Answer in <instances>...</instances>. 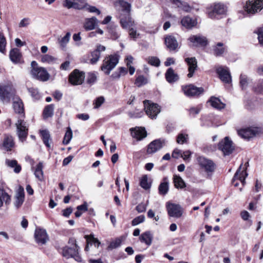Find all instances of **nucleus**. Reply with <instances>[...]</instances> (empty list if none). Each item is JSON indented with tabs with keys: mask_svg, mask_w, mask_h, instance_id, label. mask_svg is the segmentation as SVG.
Segmentation results:
<instances>
[{
	"mask_svg": "<svg viewBox=\"0 0 263 263\" xmlns=\"http://www.w3.org/2000/svg\"><path fill=\"white\" fill-rule=\"evenodd\" d=\"M116 3L118 4L122 8L121 13L120 24L123 28H127L135 25V22L133 21L130 16L131 5L124 0H117Z\"/></svg>",
	"mask_w": 263,
	"mask_h": 263,
	"instance_id": "obj_1",
	"label": "nucleus"
},
{
	"mask_svg": "<svg viewBox=\"0 0 263 263\" xmlns=\"http://www.w3.org/2000/svg\"><path fill=\"white\" fill-rule=\"evenodd\" d=\"M31 66L30 74L33 78L43 82L49 79L50 75L46 69L44 67L38 66L35 61H32Z\"/></svg>",
	"mask_w": 263,
	"mask_h": 263,
	"instance_id": "obj_2",
	"label": "nucleus"
},
{
	"mask_svg": "<svg viewBox=\"0 0 263 263\" xmlns=\"http://www.w3.org/2000/svg\"><path fill=\"white\" fill-rule=\"evenodd\" d=\"M119 56L117 54L108 55L104 59L101 67V70L106 74H109L110 71L116 67L119 62Z\"/></svg>",
	"mask_w": 263,
	"mask_h": 263,
	"instance_id": "obj_3",
	"label": "nucleus"
},
{
	"mask_svg": "<svg viewBox=\"0 0 263 263\" xmlns=\"http://www.w3.org/2000/svg\"><path fill=\"white\" fill-rule=\"evenodd\" d=\"M15 126L19 140L22 142H24L28 134V124L24 121L23 118H20L15 123Z\"/></svg>",
	"mask_w": 263,
	"mask_h": 263,
	"instance_id": "obj_4",
	"label": "nucleus"
},
{
	"mask_svg": "<svg viewBox=\"0 0 263 263\" xmlns=\"http://www.w3.org/2000/svg\"><path fill=\"white\" fill-rule=\"evenodd\" d=\"M248 165L249 163L246 162L244 165L241 164L239 166L232 180V183L235 186H237L238 185V182L237 181V180H239L243 185H245V179L248 176L246 170Z\"/></svg>",
	"mask_w": 263,
	"mask_h": 263,
	"instance_id": "obj_5",
	"label": "nucleus"
},
{
	"mask_svg": "<svg viewBox=\"0 0 263 263\" xmlns=\"http://www.w3.org/2000/svg\"><path fill=\"white\" fill-rule=\"evenodd\" d=\"M79 247L75 246V248L66 246L62 249L61 253L66 258H73L76 261L81 262L82 258L79 253Z\"/></svg>",
	"mask_w": 263,
	"mask_h": 263,
	"instance_id": "obj_6",
	"label": "nucleus"
},
{
	"mask_svg": "<svg viewBox=\"0 0 263 263\" xmlns=\"http://www.w3.org/2000/svg\"><path fill=\"white\" fill-rule=\"evenodd\" d=\"M143 103L146 115L151 119H155L160 112V107L148 100L144 101Z\"/></svg>",
	"mask_w": 263,
	"mask_h": 263,
	"instance_id": "obj_7",
	"label": "nucleus"
},
{
	"mask_svg": "<svg viewBox=\"0 0 263 263\" xmlns=\"http://www.w3.org/2000/svg\"><path fill=\"white\" fill-rule=\"evenodd\" d=\"M263 8V0H249L245 6L248 13L254 14Z\"/></svg>",
	"mask_w": 263,
	"mask_h": 263,
	"instance_id": "obj_8",
	"label": "nucleus"
},
{
	"mask_svg": "<svg viewBox=\"0 0 263 263\" xmlns=\"http://www.w3.org/2000/svg\"><path fill=\"white\" fill-rule=\"evenodd\" d=\"M226 8L220 3L214 4L211 7V11H209V17L212 18H219L226 14Z\"/></svg>",
	"mask_w": 263,
	"mask_h": 263,
	"instance_id": "obj_9",
	"label": "nucleus"
},
{
	"mask_svg": "<svg viewBox=\"0 0 263 263\" xmlns=\"http://www.w3.org/2000/svg\"><path fill=\"white\" fill-rule=\"evenodd\" d=\"M197 162L199 166L207 173H212L215 169V164L211 160L203 156H199Z\"/></svg>",
	"mask_w": 263,
	"mask_h": 263,
	"instance_id": "obj_10",
	"label": "nucleus"
},
{
	"mask_svg": "<svg viewBox=\"0 0 263 263\" xmlns=\"http://www.w3.org/2000/svg\"><path fill=\"white\" fill-rule=\"evenodd\" d=\"M85 73L78 69H74L69 76V81L73 85L83 83L85 79Z\"/></svg>",
	"mask_w": 263,
	"mask_h": 263,
	"instance_id": "obj_11",
	"label": "nucleus"
},
{
	"mask_svg": "<svg viewBox=\"0 0 263 263\" xmlns=\"http://www.w3.org/2000/svg\"><path fill=\"white\" fill-rule=\"evenodd\" d=\"M218 148L223 152L224 155H230L234 149L232 141L227 137H225L223 140L219 142Z\"/></svg>",
	"mask_w": 263,
	"mask_h": 263,
	"instance_id": "obj_12",
	"label": "nucleus"
},
{
	"mask_svg": "<svg viewBox=\"0 0 263 263\" xmlns=\"http://www.w3.org/2000/svg\"><path fill=\"white\" fill-rule=\"evenodd\" d=\"M166 209L169 216L175 218L180 217L183 213V210L179 204L171 203H166Z\"/></svg>",
	"mask_w": 263,
	"mask_h": 263,
	"instance_id": "obj_13",
	"label": "nucleus"
},
{
	"mask_svg": "<svg viewBox=\"0 0 263 263\" xmlns=\"http://www.w3.org/2000/svg\"><path fill=\"white\" fill-rule=\"evenodd\" d=\"M182 89L184 94L188 97L199 96L204 91L202 87H197L192 84L183 86Z\"/></svg>",
	"mask_w": 263,
	"mask_h": 263,
	"instance_id": "obj_14",
	"label": "nucleus"
},
{
	"mask_svg": "<svg viewBox=\"0 0 263 263\" xmlns=\"http://www.w3.org/2000/svg\"><path fill=\"white\" fill-rule=\"evenodd\" d=\"M13 108L15 113L21 115L20 118H25L24 104L22 100L17 96L13 98Z\"/></svg>",
	"mask_w": 263,
	"mask_h": 263,
	"instance_id": "obj_15",
	"label": "nucleus"
},
{
	"mask_svg": "<svg viewBox=\"0 0 263 263\" xmlns=\"http://www.w3.org/2000/svg\"><path fill=\"white\" fill-rule=\"evenodd\" d=\"M86 5L85 0H65L64 3V7L68 9L73 8L79 10L83 9Z\"/></svg>",
	"mask_w": 263,
	"mask_h": 263,
	"instance_id": "obj_16",
	"label": "nucleus"
},
{
	"mask_svg": "<svg viewBox=\"0 0 263 263\" xmlns=\"http://www.w3.org/2000/svg\"><path fill=\"white\" fill-rule=\"evenodd\" d=\"M132 136L137 140H141L147 136V133L145 128L136 127L130 129Z\"/></svg>",
	"mask_w": 263,
	"mask_h": 263,
	"instance_id": "obj_17",
	"label": "nucleus"
},
{
	"mask_svg": "<svg viewBox=\"0 0 263 263\" xmlns=\"http://www.w3.org/2000/svg\"><path fill=\"white\" fill-rule=\"evenodd\" d=\"M184 60L189 67L187 77L191 78L193 76L195 71L197 68V61L195 57L186 58Z\"/></svg>",
	"mask_w": 263,
	"mask_h": 263,
	"instance_id": "obj_18",
	"label": "nucleus"
},
{
	"mask_svg": "<svg viewBox=\"0 0 263 263\" xmlns=\"http://www.w3.org/2000/svg\"><path fill=\"white\" fill-rule=\"evenodd\" d=\"M217 73L219 75L221 81L226 83L231 82V76L228 69L222 67H219L216 69Z\"/></svg>",
	"mask_w": 263,
	"mask_h": 263,
	"instance_id": "obj_19",
	"label": "nucleus"
},
{
	"mask_svg": "<svg viewBox=\"0 0 263 263\" xmlns=\"http://www.w3.org/2000/svg\"><path fill=\"white\" fill-rule=\"evenodd\" d=\"M105 49L106 48L105 46L101 45H97L96 49L91 53V58L90 59V63L91 64H95L97 63L100 59L101 52L104 51Z\"/></svg>",
	"mask_w": 263,
	"mask_h": 263,
	"instance_id": "obj_20",
	"label": "nucleus"
},
{
	"mask_svg": "<svg viewBox=\"0 0 263 263\" xmlns=\"http://www.w3.org/2000/svg\"><path fill=\"white\" fill-rule=\"evenodd\" d=\"M189 40L194 46H205L208 44L206 37L201 35H192L189 37Z\"/></svg>",
	"mask_w": 263,
	"mask_h": 263,
	"instance_id": "obj_21",
	"label": "nucleus"
},
{
	"mask_svg": "<svg viewBox=\"0 0 263 263\" xmlns=\"http://www.w3.org/2000/svg\"><path fill=\"white\" fill-rule=\"evenodd\" d=\"M258 133L257 128H248L241 129L238 131V135L244 139H250L255 136Z\"/></svg>",
	"mask_w": 263,
	"mask_h": 263,
	"instance_id": "obj_22",
	"label": "nucleus"
},
{
	"mask_svg": "<svg viewBox=\"0 0 263 263\" xmlns=\"http://www.w3.org/2000/svg\"><path fill=\"white\" fill-rule=\"evenodd\" d=\"M165 44L170 51L176 50L179 46L176 39L172 35H168L165 38Z\"/></svg>",
	"mask_w": 263,
	"mask_h": 263,
	"instance_id": "obj_23",
	"label": "nucleus"
},
{
	"mask_svg": "<svg viewBox=\"0 0 263 263\" xmlns=\"http://www.w3.org/2000/svg\"><path fill=\"white\" fill-rule=\"evenodd\" d=\"M162 147V143L160 140H155L151 142L147 147V153L152 154L160 149Z\"/></svg>",
	"mask_w": 263,
	"mask_h": 263,
	"instance_id": "obj_24",
	"label": "nucleus"
},
{
	"mask_svg": "<svg viewBox=\"0 0 263 263\" xmlns=\"http://www.w3.org/2000/svg\"><path fill=\"white\" fill-rule=\"evenodd\" d=\"M34 238L38 244H45L48 240V236L46 231H35Z\"/></svg>",
	"mask_w": 263,
	"mask_h": 263,
	"instance_id": "obj_25",
	"label": "nucleus"
},
{
	"mask_svg": "<svg viewBox=\"0 0 263 263\" xmlns=\"http://www.w3.org/2000/svg\"><path fill=\"white\" fill-rule=\"evenodd\" d=\"M24 188L21 186H19L17 189L15 195V206L17 208H19L23 204L24 201Z\"/></svg>",
	"mask_w": 263,
	"mask_h": 263,
	"instance_id": "obj_26",
	"label": "nucleus"
},
{
	"mask_svg": "<svg viewBox=\"0 0 263 263\" xmlns=\"http://www.w3.org/2000/svg\"><path fill=\"white\" fill-rule=\"evenodd\" d=\"M11 202V196L2 187H0V209L3 206L4 203L8 205Z\"/></svg>",
	"mask_w": 263,
	"mask_h": 263,
	"instance_id": "obj_27",
	"label": "nucleus"
},
{
	"mask_svg": "<svg viewBox=\"0 0 263 263\" xmlns=\"http://www.w3.org/2000/svg\"><path fill=\"white\" fill-rule=\"evenodd\" d=\"M168 2L172 3L178 8H180L185 12H190L192 10V7L188 3L181 1L180 0H168Z\"/></svg>",
	"mask_w": 263,
	"mask_h": 263,
	"instance_id": "obj_28",
	"label": "nucleus"
},
{
	"mask_svg": "<svg viewBox=\"0 0 263 263\" xmlns=\"http://www.w3.org/2000/svg\"><path fill=\"white\" fill-rule=\"evenodd\" d=\"M212 48L213 53L216 57L222 55L226 51V48L223 46V44L220 42L213 46Z\"/></svg>",
	"mask_w": 263,
	"mask_h": 263,
	"instance_id": "obj_29",
	"label": "nucleus"
},
{
	"mask_svg": "<svg viewBox=\"0 0 263 263\" xmlns=\"http://www.w3.org/2000/svg\"><path fill=\"white\" fill-rule=\"evenodd\" d=\"M165 78L169 83L174 82L177 81L179 77L172 68H169L165 73Z\"/></svg>",
	"mask_w": 263,
	"mask_h": 263,
	"instance_id": "obj_30",
	"label": "nucleus"
},
{
	"mask_svg": "<svg viewBox=\"0 0 263 263\" xmlns=\"http://www.w3.org/2000/svg\"><path fill=\"white\" fill-rule=\"evenodd\" d=\"M168 180L167 177H164L163 182H161L158 187L159 193L162 195H166L168 191Z\"/></svg>",
	"mask_w": 263,
	"mask_h": 263,
	"instance_id": "obj_31",
	"label": "nucleus"
},
{
	"mask_svg": "<svg viewBox=\"0 0 263 263\" xmlns=\"http://www.w3.org/2000/svg\"><path fill=\"white\" fill-rule=\"evenodd\" d=\"M6 165L10 168H14V172L15 173H19L22 169L21 166L17 163L16 160L6 159L5 161Z\"/></svg>",
	"mask_w": 263,
	"mask_h": 263,
	"instance_id": "obj_32",
	"label": "nucleus"
},
{
	"mask_svg": "<svg viewBox=\"0 0 263 263\" xmlns=\"http://www.w3.org/2000/svg\"><path fill=\"white\" fill-rule=\"evenodd\" d=\"M10 58L13 63H19L20 62L22 55L20 50L17 48L12 49L10 52Z\"/></svg>",
	"mask_w": 263,
	"mask_h": 263,
	"instance_id": "obj_33",
	"label": "nucleus"
},
{
	"mask_svg": "<svg viewBox=\"0 0 263 263\" xmlns=\"http://www.w3.org/2000/svg\"><path fill=\"white\" fill-rule=\"evenodd\" d=\"M97 20V18L95 17L86 19L84 24V29L86 31L93 29L95 28Z\"/></svg>",
	"mask_w": 263,
	"mask_h": 263,
	"instance_id": "obj_34",
	"label": "nucleus"
},
{
	"mask_svg": "<svg viewBox=\"0 0 263 263\" xmlns=\"http://www.w3.org/2000/svg\"><path fill=\"white\" fill-rule=\"evenodd\" d=\"M183 26L186 28L190 29L196 25V21L189 16L183 17L181 21Z\"/></svg>",
	"mask_w": 263,
	"mask_h": 263,
	"instance_id": "obj_35",
	"label": "nucleus"
},
{
	"mask_svg": "<svg viewBox=\"0 0 263 263\" xmlns=\"http://www.w3.org/2000/svg\"><path fill=\"white\" fill-rule=\"evenodd\" d=\"M211 105L214 108L221 109L224 108L225 104L221 102L220 100L218 98L212 97L209 100Z\"/></svg>",
	"mask_w": 263,
	"mask_h": 263,
	"instance_id": "obj_36",
	"label": "nucleus"
},
{
	"mask_svg": "<svg viewBox=\"0 0 263 263\" xmlns=\"http://www.w3.org/2000/svg\"><path fill=\"white\" fill-rule=\"evenodd\" d=\"M43 163L42 162H39L34 170V174L36 178H37L40 181H42L44 178L43 175Z\"/></svg>",
	"mask_w": 263,
	"mask_h": 263,
	"instance_id": "obj_37",
	"label": "nucleus"
},
{
	"mask_svg": "<svg viewBox=\"0 0 263 263\" xmlns=\"http://www.w3.org/2000/svg\"><path fill=\"white\" fill-rule=\"evenodd\" d=\"M41 61L43 63L49 64H53L58 63L57 58L48 54L42 55Z\"/></svg>",
	"mask_w": 263,
	"mask_h": 263,
	"instance_id": "obj_38",
	"label": "nucleus"
},
{
	"mask_svg": "<svg viewBox=\"0 0 263 263\" xmlns=\"http://www.w3.org/2000/svg\"><path fill=\"white\" fill-rule=\"evenodd\" d=\"M14 144L13 137L11 136H6L3 142V146L7 151H10Z\"/></svg>",
	"mask_w": 263,
	"mask_h": 263,
	"instance_id": "obj_39",
	"label": "nucleus"
},
{
	"mask_svg": "<svg viewBox=\"0 0 263 263\" xmlns=\"http://www.w3.org/2000/svg\"><path fill=\"white\" fill-rule=\"evenodd\" d=\"M40 133L44 143L48 148H50L49 141H51V139L49 132L47 130H41Z\"/></svg>",
	"mask_w": 263,
	"mask_h": 263,
	"instance_id": "obj_40",
	"label": "nucleus"
},
{
	"mask_svg": "<svg viewBox=\"0 0 263 263\" xmlns=\"http://www.w3.org/2000/svg\"><path fill=\"white\" fill-rule=\"evenodd\" d=\"M173 182L175 187L177 189H183L185 187V182L179 176L174 175L173 177Z\"/></svg>",
	"mask_w": 263,
	"mask_h": 263,
	"instance_id": "obj_41",
	"label": "nucleus"
},
{
	"mask_svg": "<svg viewBox=\"0 0 263 263\" xmlns=\"http://www.w3.org/2000/svg\"><path fill=\"white\" fill-rule=\"evenodd\" d=\"M54 105L50 104L47 105L43 111V116L45 118L51 117L53 115Z\"/></svg>",
	"mask_w": 263,
	"mask_h": 263,
	"instance_id": "obj_42",
	"label": "nucleus"
},
{
	"mask_svg": "<svg viewBox=\"0 0 263 263\" xmlns=\"http://www.w3.org/2000/svg\"><path fill=\"white\" fill-rule=\"evenodd\" d=\"M142 241L145 242L148 246L152 243L153 236L149 231H147L143 233L140 237Z\"/></svg>",
	"mask_w": 263,
	"mask_h": 263,
	"instance_id": "obj_43",
	"label": "nucleus"
},
{
	"mask_svg": "<svg viewBox=\"0 0 263 263\" xmlns=\"http://www.w3.org/2000/svg\"><path fill=\"white\" fill-rule=\"evenodd\" d=\"M140 186L144 190H148L151 186V183L148 182V177L146 175L142 176L140 180Z\"/></svg>",
	"mask_w": 263,
	"mask_h": 263,
	"instance_id": "obj_44",
	"label": "nucleus"
},
{
	"mask_svg": "<svg viewBox=\"0 0 263 263\" xmlns=\"http://www.w3.org/2000/svg\"><path fill=\"white\" fill-rule=\"evenodd\" d=\"M72 138V132L70 127H68L67 128L66 132L64 135V137L63 140V143L64 145H67L70 141Z\"/></svg>",
	"mask_w": 263,
	"mask_h": 263,
	"instance_id": "obj_45",
	"label": "nucleus"
},
{
	"mask_svg": "<svg viewBox=\"0 0 263 263\" xmlns=\"http://www.w3.org/2000/svg\"><path fill=\"white\" fill-rule=\"evenodd\" d=\"M70 36V33L68 32L66 33V35L64 37L58 39V43L61 47H65L69 41Z\"/></svg>",
	"mask_w": 263,
	"mask_h": 263,
	"instance_id": "obj_46",
	"label": "nucleus"
},
{
	"mask_svg": "<svg viewBox=\"0 0 263 263\" xmlns=\"http://www.w3.org/2000/svg\"><path fill=\"white\" fill-rule=\"evenodd\" d=\"M122 242V239L120 238H117L112 240L107 247L108 250H111L119 247Z\"/></svg>",
	"mask_w": 263,
	"mask_h": 263,
	"instance_id": "obj_47",
	"label": "nucleus"
},
{
	"mask_svg": "<svg viewBox=\"0 0 263 263\" xmlns=\"http://www.w3.org/2000/svg\"><path fill=\"white\" fill-rule=\"evenodd\" d=\"M239 79V83L241 88L246 89L249 84V79L246 75L242 74L240 76Z\"/></svg>",
	"mask_w": 263,
	"mask_h": 263,
	"instance_id": "obj_48",
	"label": "nucleus"
},
{
	"mask_svg": "<svg viewBox=\"0 0 263 263\" xmlns=\"http://www.w3.org/2000/svg\"><path fill=\"white\" fill-rule=\"evenodd\" d=\"M10 87L8 86L0 85V98L2 100L8 97Z\"/></svg>",
	"mask_w": 263,
	"mask_h": 263,
	"instance_id": "obj_49",
	"label": "nucleus"
},
{
	"mask_svg": "<svg viewBox=\"0 0 263 263\" xmlns=\"http://www.w3.org/2000/svg\"><path fill=\"white\" fill-rule=\"evenodd\" d=\"M7 42L3 32H0V52L4 53L6 52Z\"/></svg>",
	"mask_w": 263,
	"mask_h": 263,
	"instance_id": "obj_50",
	"label": "nucleus"
},
{
	"mask_svg": "<svg viewBox=\"0 0 263 263\" xmlns=\"http://www.w3.org/2000/svg\"><path fill=\"white\" fill-rule=\"evenodd\" d=\"M148 64L152 66L158 67L160 65V61L159 59L156 57H150L146 59Z\"/></svg>",
	"mask_w": 263,
	"mask_h": 263,
	"instance_id": "obj_51",
	"label": "nucleus"
},
{
	"mask_svg": "<svg viewBox=\"0 0 263 263\" xmlns=\"http://www.w3.org/2000/svg\"><path fill=\"white\" fill-rule=\"evenodd\" d=\"M188 139V135L179 134L177 137V143L180 144H183L187 142Z\"/></svg>",
	"mask_w": 263,
	"mask_h": 263,
	"instance_id": "obj_52",
	"label": "nucleus"
},
{
	"mask_svg": "<svg viewBox=\"0 0 263 263\" xmlns=\"http://www.w3.org/2000/svg\"><path fill=\"white\" fill-rule=\"evenodd\" d=\"M136 24H135L134 26L126 28L129 29V35L131 38L134 39H136L139 35V33L137 32L136 29L134 28Z\"/></svg>",
	"mask_w": 263,
	"mask_h": 263,
	"instance_id": "obj_53",
	"label": "nucleus"
},
{
	"mask_svg": "<svg viewBox=\"0 0 263 263\" xmlns=\"http://www.w3.org/2000/svg\"><path fill=\"white\" fill-rule=\"evenodd\" d=\"M147 83L146 79L143 76H138L135 81V84L138 87H140Z\"/></svg>",
	"mask_w": 263,
	"mask_h": 263,
	"instance_id": "obj_54",
	"label": "nucleus"
},
{
	"mask_svg": "<svg viewBox=\"0 0 263 263\" xmlns=\"http://www.w3.org/2000/svg\"><path fill=\"white\" fill-rule=\"evenodd\" d=\"M30 24V19L28 17L23 18L18 24L20 28L27 27Z\"/></svg>",
	"mask_w": 263,
	"mask_h": 263,
	"instance_id": "obj_55",
	"label": "nucleus"
},
{
	"mask_svg": "<svg viewBox=\"0 0 263 263\" xmlns=\"http://www.w3.org/2000/svg\"><path fill=\"white\" fill-rule=\"evenodd\" d=\"M145 219V217L143 215H140L134 218L132 221V224L133 226H137L139 223L143 222Z\"/></svg>",
	"mask_w": 263,
	"mask_h": 263,
	"instance_id": "obj_56",
	"label": "nucleus"
},
{
	"mask_svg": "<svg viewBox=\"0 0 263 263\" xmlns=\"http://www.w3.org/2000/svg\"><path fill=\"white\" fill-rule=\"evenodd\" d=\"M255 32L258 34V39L260 44L263 46V27L259 28Z\"/></svg>",
	"mask_w": 263,
	"mask_h": 263,
	"instance_id": "obj_57",
	"label": "nucleus"
},
{
	"mask_svg": "<svg viewBox=\"0 0 263 263\" xmlns=\"http://www.w3.org/2000/svg\"><path fill=\"white\" fill-rule=\"evenodd\" d=\"M200 109L201 108L199 107H192L189 109V111L191 116L194 117L195 116V115L199 114V112L200 111Z\"/></svg>",
	"mask_w": 263,
	"mask_h": 263,
	"instance_id": "obj_58",
	"label": "nucleus"
},
{
	"mask_svg": "<svg viewBox=\"0 0 263 263\" xmlns=\"http://www.w3.org/2000/svg\"><path fill=\"white\" fill-rule=\"evenodd\" d=\"M29 92L31 93L32 97L35 99L40 98V95L37 89L34 88H30L28 89Z\"/></svg>",
	"mask_w": 263,
	"mask_h": 263,
	"instance_id": "obj_59",
	"label": "nucleus"
},
{
	"mask_svg": "<svg viewBox=\"0 0 263 263\" xmlns=\"http://www.w3.org/2000/svg\"><path fill=\"white\" fill-rule=\"evenodd\" d=\"M97 80V76L95 73H89L87 82L88 83L92 84H93Z\"/></svg>",
	"mask_w": 263,
	"mask_h": 263,
	"instance_id": "obj_60",
	"label": "nucleus"
},
{
	"mask_svg": "<svg viewBox=\"0 0 263 263\" xmlns=\"http://www.w3.org/2000/svg\"><path fill=\"white\" fill-rule=\"evenodd\" d=\"M104 102V98L103 97H100L97 98L95 102L94 108H99Z\"/></svg>",
	"mask_w": 263,
	"mask_h": 263,
	"instance_id": "obj_61",
	"label": "nucleus"
},
{
	"mask_svg": "<svg viewBox=\"0 0 263 263\" xmlns=\"http://www.w3.org/2000/svg\"><path fill=\"white\" fill-rule=\"evenodd\" d=\"M136 210L139 213H142V212L145 211L146 209V205L144 203H141L138 204L136 206Z\"/></svg>",
	"mask_w": 263,
	"mask_h": 263,
	"instance_id": "obj_62",
	"label": "nucleus"
},
{
	"mask_svg": "<svg viewBox=\"0 0 263 263\" xmlns=\"http://www.w3.org/2000/svg\"><path fill=\"white\" fill-rule=\"evenodd\" d=\"M109 33L111 39L113 40H116L119 37V34L115 29H110L109 30Z\"/></svg>",
	"mask_w": 263,
	"mask_h": 263,
	"instance_id": "obj_63",
	"label": "nucleus"
},
{
	"mask_svg": "<svg viewBox=\"0 0 263 263\" xmlns=\"http://www.w3.org/2000/svg\"><path fill=\"white\" fill-rule=\"evenodd\" d=\"M181 151L179 149L176 148L173 152L172 157L174 158L177 159L179 157H181Z\"/></svg>",
	"mask_w": 263,
	"mask_h": 263,
	"instance_id": "obj_64",
	"label": "nucleus"
}]
</instances>
